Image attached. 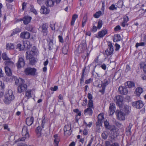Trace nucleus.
<instances>
[{"label": "nucleus", "instance_id": "9d476101", "mask_svg": "<svg viewBox=\"0 0 146 146\" xmlns=\"http://www.w3.org/2000/svg\"><path fill=\"white\" fill-rule=\"evenodd\" d=\"M132 105L134 107L139 109L142 108L144 104L141 101L139 100L132 102Z\"/></svg>", "mask_w": 146, "mask_h": 146}, {"label": "nucleus", "instance_id": "5701e85b", "mask_svg": "<svg viewBox=\"0 0 146 146\" xmlns=\"http://www.w3.org/2000/svg\"><path fill=\"white\" fill-rule=\"evenodd\" d=\"M107 33V31L104 29L100 31H99L98 34V36L100 38H102L104 37Z\"/></svg>", "mask_w": 146, "mask_h": 146}, {"label": "nucleus", "instance_id": "69168bd1", "mask_svg": "<svg viewBox=\"0 0 146 146\" xmlns=\"http://www.w3.org/2000/svg\"><path fill=\"white\" fill-rule=\"evenodd\" d=\"M4 88V84L1 81H0V90H2Z\"/></svg>", "mask_w": 146, "mask_h": 146}, {"label": "nucleus", "instance_id": "4468645a", "mask_svg": "<svg viewBox=\"0 0 146 146\" xmlns=\"http://www.w3.org/2000/svg\"><path fill=\"white\" fill-rule=\"evenodd\" d=\"M35 51H28L26 53V56L27 60H28L31 57H34L35 54Z\"/></svg>", "mask_w": 146, "mask_h": 146}, {"label": "nucleus", "instance_id": "37998d69", "mask_svg": "<svg viewBox=\"0 0 146 146\" xmlns=\"http://www.w3.org/2000/svg\"><path fill=\"white\" fill-rule=\"evenodd\" d=\"M16 48L17 49H19L20 51L23 50H24V47H23V45L22 46L21 44L20 43L18 44L16 46Z\"/></svg>", "mask_w": 146, "mask_h": 146}, {"label": "nucleus", "instance_id": "39448f33", "mask_svg": "<svg viewBox=\"0 0 146 146\" xmlns=\"http://www.w3.org/2000/svg\"><path fill=\"white\" fill-rule=\"evenodd\" d=\"M108 47L105 50L106 54L107 56L112 54L114 51L113 47L111 42H108Z\"/></svg>", "mask_w": 146, "mask_h": 146}, {"label": "nucleus", "instance_id": "ddd939ff", "mask_svg": "<svg viewBox=\"0 0 146 146\" xmlns=\"http://www.w3.org/2000/svg\"><path fill=\"white\" fill-rule=\"evenodd\" d=\"M20 36L21 38L27 39L29 38L30 34L28 32H23L21 33Z\"/></svg>", "mask_w": 146, "mask_h": 146}, {"label": "nucleus", "instance_id": "09e8293b", "mask_svg": "<svg viewBox=\"0 0 146 146\" xmlns=\"http://www.w3.org/2000/svg\"><path fill=\"white\" fill-rule=\"evenodd\" d=\"M48 24L46 23H43L42 26V30L48 29Z\"/></svg>", "mask_w": 146, "mask_h": 146}, {"label": "nucleus", "instance_id": "58836bf2", "mask_svg": "<svg viewBox=\"0 0 146 146\" xmlns=\"http://www.w3.org/2000/svg\"><path fill=\"white\" fill-rule=\"evenodd\" d=\"M53 48V43L52 40H51L49 42L48 46V49L51 50H52Z\"/></svg>", "mask_w": 146, "mask_h": 146}, {"label": "nucleus", "instance_id": "4be33fe9", "mask_svg": "<svg viewBox=\"0 0 146 146\" xmlns=\"http://www.w3.org/2000/svg\"><path fill=\"white\" fill-rule=\"evenodd\" d=\"M54 146H58L59 142L60 141L59 137L57 134L55 135L54 136Z\"/></svg>", "mask_w": 146, "mask_h": 146}, {"label": "nucleus", "instance_id": "bb28decb", "mask_svg": "<svg viewBox=\"0 0 146 146\" xmlns=\"http://www.w3.org/2000/svg\"><path fill=\"white\" fill-rule=\"evenodd\" d=\"M121 39V37L119 34L115 35H114L113 41L115 42H117Z\"/></svg>", "mask_w": 146, "mask_h": 146}, {"label": "nucleus", "instance_id": "393cba45", "mask_svg": "<svg viewBox=\"0 0 146 146\" xmlns=\"http://www.w3.org/2000/svg\"><path fill=\"white\" fill-rule=\"evenodd\" d=\"M4 63L6 66L11 67L13 66L14 65V63L11 58L8 60L5 61Z\"/></svg>", "mask_w": 146, "mask_h": 146}, {"label": "nucleus", "instance_id": "0eeeda50", "mask_svg": "<svg viewBox=\"0 0 146 146\" xmlns=\"http://www.w3.org/2000/svg\"><path fill=\"white\" fill-rule=\"evenodd\" d=\"M25 64L24 58L22 57H19L17 62L16 64V66L19 69L23 67Z\"/></svg>", "mask_w": 146, "mask_h": 146}, {"label": "nucleus", "instance_id": "8fccbe9b", "mask_svg": "<svg viewBox=\"0 0 146 146\" xmlns=\"http://www.w3.org/2000/svg\"><path fill=\"white\" fill-rule=\"evenodd\" d=\"M132 124L131 123H129L128 127L126 128V131L127 132H131L130 130L132 126Z\"/></svg>", "mask_w": 146, "mask_h": 146}, {"label": "nucleus", "instance_id": "c03bdc74", "mask_svg": "<svg viewBox=\"0 0 146 146\" xmlns=\"http://www.w3.org/2000/svg\"><path fill=\"white\" fill-rule=\"evenodd\" d=\"M101 14V11H99L98 12H96L95 14H94L93 16L94 17L97 18L99 17Z\"/></svg>", "mask_w": 146, "mask_h": 146}, {"label": "nucleus", "instance_id": "dca6fc26", "mask_svg": "<svg viewBox=\"0 0 146 146\" xmlns=\"http://www.w3.org/2000/svg\"><path fill=\"white\" fill-rule=\"evenodd\" d=\"M34 118L33 116L27 117L26 119V122L28 126L31 125L33 123Z\"/></svg>", "mask_w": 146, "mask_h": 146}, {"label": "nucleus", "instance_id": "2eb2a0df", "mask_svg": "<svg viewBox=\"0 0 146 146\" xmlns=\"http://www.w3.org/2000/svg\"><path fill=\"white\" fill-rule=\"evenodd\" d=\"M115 104L113 103H110L109 108V111L110 115H111L114 113L115 111Z\"/></svg>", "mask_w": 146, "mask_h": 146}, {"label": "nucleus", "instance_id": "b1692460", "mask_svg": "<svg viewBox=\"0 0 146 146\" xmlns=\"http://www.w3.org/2000/svg\"><path fill=\"white\" fill-rule=\"evenodd\" d=\"M84 112L85 114H88L91 116L93 113V111L91 108H88L84 110Z\"/></svg>", "mask_w": 146, "mask_h": 146}, {"label": "nucleus", "instance_id": "72a5a7b5", "mask_svg": "<svg viewBox=\"0 0 146 146\" xmlns=\"http://www.w3.org/2000/svg\"><path fill=\"white\" fill-rule=\"evenodd\" d=\"M78 17V15L76 14H74L73 15L71 22V26H73L74 25L75 20Z\"/></svg>", "mask_w": 146, "mask_h": 146}, {"label": "nucleus", "instance_id": "ea45409f", "mask_svg": "<svg viewBox=\"0 0 146 146\" xmlns=\"http://www.w3.org/2000/svg\"><path fill=\"white\" fill-rule=\"evenodd\" d=\"M71 125H66L64 128V132H66V131L70 130L71 129Z\"/></svg>", "mask_w": 146, "mask_h": 146}, {"label": "nucleus", "instance_id": "f03ea898", "mask_svg": "<svg viewBox=\"0 0 146 146\" xmlns=\"http://www.w3.org/2000/svg\"><path fill=\"white\" fill-rule=\"evenodd\" d=\"M14 98L12 91L9 90L8 91V93L5 96L3 101L5 104H9L14 99Z\"/></svg>", "mask_w": 146, "mask_h": 146}, {"label": "nucleus", "instance_id": "1a4fd4ad", "mask_svg": "<svg viewBox=\"0 0 146 146\" xmlns=\"http://www.w3.org/2000/svg\"><path fill=\"white\" fill-rule=\"evenodd\" d=\"M121 110L126 115L128 114L130 112L131 108L128 105H123L122 107L121 108Z\"/></svg>", "mask_w": 146, "mask_h": 146}, {"label": "nucleus", "instance_id": "338daca9", "mask_svg": "<svg viewBox=\"0 0 146 146\" xmlns=\"http://www.w3.org/2000/svg\"><path fill=\"white\" fill-rule=\"evenodd\" d=\"M126 25H127V26H128V24L127 23V22L123 21L122 22L121 24V26L124 27H125Z\"/></svg>", "mask_w": 146, "mask_h": 146}, {"label": "nucleus", "instance_id": "49530a36", "mask_svg": "<svg viewBox=\"0 0 146 146\" xmlns=\"http://www.w3.org/2000/svg\"><path fill=\"white\" fill-rule=\"evenodd\" d=\"M30 11L31 12H33L35 15H36L37 14V11L34 8L33 6V5H30Z\"/></svg>", "mask_w": 146, "mask_h": 146}, {"label": "nucleus", "instance_id": "a19ab883", "mask_svg": "<svg viewBox=\"0 0 146 146\" xmlns=\"http://www.w3.org/2000/svg\"><path fill=\"white\" fill-rule=\"evenodd\" d=\"M28 60H29L30 63L32 65H33L36 62L35 58L34 57H31Z\"/></svg>", "mask_w": 146, "mask_h": 146}, {"label": "nucleus", "instance_id": "c85d7f7f", "mask_svg": "<svg viewBox=\"0 0 146 146\" xmlns=\"http://www.w3.org/2000/svg\"><path fill=\"white\" fill-rule=\"evenodd\" d=\"M5 68L6 74L9 76H11L12 75V72L8 66H5Z\"/></svg>", "mask_w": 146, "mask_h": 146}, {"label": "nucleus", "instance_id": "a211bd4d", "mask_svg": "<svg viewBox=\"0 0 146 146\" xmlns=\"http://www.w3.org/2000/svg\"><path fill=\"white\" fill-rule=\"evenodd\" d=\"M32 19L31 17L29 16H25L23 17V23L25 25L29 23Z\"/></svg>", "mask_w": 146, "mask_h": 146}, {"label": "nucleus", "instance_id": "2f4dec72", "mask_svg": "<svg viewBox=\"0 0 146 146\" xmlns=\"http://www.w3.org/2000/svg\"><path fill=\"white\" fill-rule=\"evenodd\" d=\"M21 29L19 28H17L13 30V32L11 35V36H12L14 35L17 34L21 31Z\"/></svg>", "mask_w": 146, "mask_h": 146}, {"label": "nucleus", "instance_id": "473e14b6", "mask_svg": "<svg viewBox=\"0 0 146 146\" xmlns=\"http://www.w3.org/2000/svg\"><path fill=\"white\" fill-rule=\"evenodd\" d=\"M104 125L106 128L109 130L112 129L111 126L110 125L109 122L107 121V120L105 121L104 122Z\"/></svg>", "mask_w": 146, "mask_h": 146}, {"label": "nucleus", "instance_id": "13d9d810", "mask_svg": "<svg viewBox=\"0 0 146 146\" xmlns=\"http://www.w3.org/2000/svg\"><path fill=\"white\" fill-rule=\"evenodd\" d=\"M102 121L98 120L96 122V126H102Z\"/></svg>", "mask_w": 146, "mask_h": 146}, {"label": "nucleus", "instance_id": "6e6d98bb", "mask_svg": "<svg viewBox=\"0 0 146 146\" xmlns=\"http://www.w3.org/2000/svg\"><path fill=\"white\" fill-rule=\"evenodd\" d=\"M145 44L144 42H141L140 43H137L135 45V47L137 48L138 46H143Z\"/></svg>", "mask_w": 146, "mask_h": 146}, {"label": "nucleus", "instance_id": "864d4df0", "mask_svg": "<svg viewBox=\"0 0 146 146\" xmlns=\"http://www.w3.org/2000/svg\"><path fill=\"white\" fill-rule=\"evenodd\" d=\"M88 105L89 108H93V101L92 100H89V101Z\"/></svg>", "mask_w": 146, "mask_h": 146}, {"label": "nucleus", "instance_id": "20e7f679", "mask_svg": "<svg viewBox=\"0 0 146 146\" xmlns=\"http://www.w3.org/2000/svg\"><path fill=\"white\" fill-rule=\"evenodd\" d=\"M115 113L117 119L120 120H124L126 114L121 110H117Z\"/></svg>", "mask_w": 146, "mask_h": 146}, {"label": "nucleus", "instance_id": "774afa93", "mask_svg": "<svg viewBox=\"0 0 146 146\" xmlns=\"http://www.w3.org/2000/svg\"><path fill=\"white\" fill-rule=\"evenodd\" d=\"M87 103V100L86 98L84 99L83 102L82 103V105L83 106H85Z\"/></svg>", "mask_w": 146, "mask_h": 146}, {"label": "nucleus", "instance_id": "f8f14e48", "mask_svg": "<svg viewBox=\"0 0 146 146\" xmlns=\"http://www.w3.org/2000/svg\"><path fill=\"white\" fill-rule=\"evenodd\" d=\"M118 91L119 93L122 95H126L128 93L127 88L125 86H119L118 89Z\"/></svg>", "mask_w": 146, "mask_h": 146}, {"label": "nucleus", "instance_id": "e433bc0d", "mask_svg": "<svg viewBox=\"0 0 146 146\" xmlns=\"http://www.w3.org/2000/svg\"><path fill=\"white\" fill-rule=\"evenodd\" d=\"M7 49V50L13 49L14 46L13 44L11 43H8L6 44Z\"/></svg>", "mask_w": 146, "mask_h": 146}, {"label": "nucleus", "instance_id": "603ef678", "mask_svg": "<svg viewBox=\"0 0 146 146\" xmlns=\"http://www.w3.org/2000/svg\"><path fill=\"white\" fill-rule=\"evenodd\" d=\"M98 120L101 121H102L104 120V116L102 114H99L98 116Z\"/></svg>", "mask_w": 146, "mask_h": 146}, {"label": "nucleus", "instance_id": "7c9ffc66", "mask_svg": "<svg viewBox=\"0 0 146 146\" xmlns=\"http://www.w3.org/2000/svg\"><path fill=\"white\" fill-rule=\"evenodd\" d=\"M25 83L24 80L22 78H19L18 79H17L16 80L15 83L17 85H19L21 84Z\"/></svg>", "mask_w": 146, "mask_h": 146}, {"label": "nucleus", "instance_id": "a878e982", "mask_svg": "<svg viewBox=\"0 0 146 146\" xmlns=\"http://www.w3.org/2000/svg\"><path fill=\"white\" fill-rule=\"evenodd\" d=\"M31 46V44H30V42L29 41L27 40L23 42V46L24 48H25L29 49Z\"/></svg>", "mask_w": 146, "mask_h": 146}, {"label": "nucleus", "instance_id": "e2e57ef3", "mask_svg": "<svg viewBox=\"0 0 146 146\" xmlns=\"http://www.w3.org/2000/svg\"><path fill=\"white\" fill-rule=\"evenodd\" d=\"M42 32L44 36L46 35L48 33V29L42 30Z\"/></svg>", "mask_w": 146, "mask_h": 146}, {"label": "nucleus", "instance_id": "7ed1b4c3", "mask_svg": "<svg viewBox=\"0 0 146 146\" xmlns=\"http://www.w3.org/2000/svg\"><path fill=\"white\" fill-rule=\"evenodd\" d=\"M114 100L117 106L119 108L122 107L123 100V96L120 95L117 96L115 97Z\"/></svg>", "mask_w": 146, "mask_h": 146}, {"label": "nucleus", "instance_id": "052dcab7", "mask_svg": "<svg viewBox=\"0 0 146 146\" xmlns=\"http://www.w3.org/2000/svg\"><path fill=\"white\" fill-rule=\"evenodd\" d=\"M71 129L66 131V132H64V135L66 136H69L71 134Z\"/></svg>", "mask_w": 146, "mask_h": 146}, {"label": "nucleus", "instance_id": "4d7b16f0", "mask_svg": "<svg viewBox=\"0 0 146 146\" xmlns=\"http://www.w3.org/2000/svg\"><path fill=\"white\" fill-rule=\"evenodd\" d=\"M109 83V82L107 80L105 79L104 81V83H102L101 85L103 86H105L106 87V86L108 85Z\"/></svg>", "mask_w": 146, "mask_h": 146}, {"label": "nucleus", "instance_id": "3c124183", "mask_svg": "<svg viewBox=\"0 0 146 146\" xmlns=\"http://www.w3.org/2000/svg\"><path fill=\"white\" fill-rule=\"evenodd\" d=\"M102 136L103 139H106L108 137L107 132H103L102 134Z\"/></svg>", "mask_w": 146, "mask_h": 146}, {"label": "nucleus", "instance_id": "79ce46f5", "mask_svg": "<svg viewBox=\"0 0 146 146\" xmlns=\"http://www.w3.org/2000/svg\"><path fill=\"white\" fill-rule=\"evenodd\" d=\"M113 135H112L111 137V139L113 141H116L117 139V133L115 132L113 133Z\"/></svg>", "mask_w": 146, "mask_h": 146}, {"label": "nucleus", "instance_id": "4c0bfd02", "mask_svg": "<svg viewBox=\"0 0 146 146\" xmlns=\"http://www.w3.org/2000/svg\"><path fill=\"white\" fill-rule=\"evenodd\" d=\"M127 86L129 88H133L135 86L134 82H132L129 81H127Z\"/></svg>", "mask_w": 146, "mask_h": 146}, {"label": "nucleus", "instance_id": "f3484780", "mask_svg": "<svg viewBox=\"0 0 146 146\" xmlns=\"http://www.w3.org/2000/svg\"><path fill=\"white\" fill-rule=\"evenodd\" d=\"M86 68V67L85 66L82 69V75L81 78L80 79V84H82L84 82V79L85 75L86 74H85V72Z\"/></svg>", "mask_w": 146, "mask_h": 146}, {"label": "nucleus", "instance_id": "412c9836", "mask_svg": "<svg viewBox=\"0 0 146 146\" xmlns=\"http://www.w3.org/2000/svg\"><path fill=\"white\" fill-rule=\"evenodd\" d=\"M54 1L53 0H46L45 4L46 6L48 7H52L53 6Z\"/></svg>", "mask_w": 146, "mask_h": 146}, {"label": "nucleus", "instance_id": "a18cd8bd", "mask_svg": "<svg viewBox=\"0 0 146 146\" xmlns=\"http://www.w3.org/2000/svg\"><path fill=\"white\" fill-rule=\"evenodd\" d=\"M26 29L27 31L33 32V27L32 25H28L26 27Z\"/></svg>", "mask_w": 146, "mask_h": 146}, {"label": "nucleus", "instance_id": "5fc2aeb1", "mask_svg": "<svg viewBox=\"0 0 146 146\" xmlns=\"http://www.w3.org/2000/svg\"><path fill=\"white\" fill-rule=\"evenodd\" d=\"M109 9L110 10H117V8L115 7L114 5L112 4L109 7Z\"/></svg>", "mask_w": 146, "mask_h": 146}, {"label": "nucleus", "instance_id": "c756f323", "mask_svg": "<svg viewBox=\"0 0 146 146\" xmlns=\"http://www.w3.org/2000/svg\"><path fill=\"white\" fill-rule=\"evenodd\" d=\"M42 129L40 127L38 126L36 129V132L37 136L38 137H40L41 135Z\"/></svg>", "mask_w": 146, "mask_h": 146}, {"label": "nucleus", "instance_id": "aec40b11", "mask_svg": "<svg viewBox=\"0 0 146 146\" xmlns=\"http://www.w3.org/2000/svg\"><path fill=\"white\" fill-rule=\"evenodd\" d=\"M79 48L81 52H82L86 48V44L85 41H83L79 46Z\"/></svg>", "mask_w": 146, "mask_h": 146}, {"label": "nucleus", "instance_id": "cd10ccee", "mask_svg": "<svg viewBox=\"0 0 146 146\" xmlns=\"http://www.w3.org/2000/svg\"><path fill=\"white\" fill-rule=\"evenodd\" d=\"M143 92V89L141 88H137L135 92V94L137 96H139Z\"/></svg>", "mask_w": 146, "mask_h": 146}, {"label": "nucleus", "instance_id": "9b49d317", "mask_svg": "<svg viewBox=\"0 0 146 146\" xmlns=\"http://www.w3.org/2000/svg\"><path fill=\"white\" fill-rule=\"evenodd\" d=\"M27 86L26 84L22 83L19 85L18 87L17 90L18 92L19 93L26 91L27 89Z\"/></svg>", "mask_w": 146, "mask_h": 146}, {"label": "nucleus", "instance_id": "680f3d73", "mask_svg": "<svg viewBox=\"0 0 146 146\" xmlns=\"http://www.w3.org/2000/svg\"><path fill=\"white\" fill-rule=\"evenodd\" d=\"M101 86L102 89L100 90V92H101L102 93H104L105 91L106 86H105L102 85H101Z\"/></svg>", "mask_w": 146, "mask_h": 146}, {"label": "nucleus", "instance_id": "c9c22d12", "mask_svg": "<svg viewBox=\"0 0 146 146\" xmlns=\"http://www.w3.org/2000/svg\"><path fill=\"white\" fill-rule=\"evenodd\" d=\"M2 57L3 59L6 61L10 59L8 56L7 54L5 52H4L2 53Z\"/></svg>", "mask_w": 146, "mask_h": 146}, {"label": "nucleus", "instance_id": "bf43d9fd", "mask_svg": "<svg viewBox=\"0 0 146 146\" xmlns=\"http://www.w3.org/2000/svg\"><path fill=\"white\" fill-rule=\"evenodd\" d=\"M115 50L116 51H118L119 50L120 47V45L119 44H118L117 43L115 44Z\"/></svg>", "mask_w": 146, "mask_h": 146}, {"label": "nucleus", "instance_id": "6e6552de", "mask_svg": "<svg viewBox=\"0 0 146 146\" xmlns=\"http://www.w3.org/2000/svg\"><path fill=\"white\" fill-rule=\"evenodd\" d=\"M36 71V69L34 68H28L25 69V72L26 75L34 76L35 75Z\"/></svg>", "mask_w": 146, "mask_h": 146}, {"label": "nucleus", "instance_id": "423d86ee", "mask_svg": "<svg viewBox=\"0 0 146 146\" xmlns=\"http://www.w3.org/2000/svg\"><path fill=\"white\" fill-rule=\"evenodd\" d=\"M140 68L142 69L144 72V74H142L141 77L143 80L146 79V63L145 62H141L140 64Z\"/></svg>", "mask_w": 146, "mask_h": 146}, {"label": "nucleus", "instance_id": "0e129e2a", "mask_svg": "<svg viewBox=\"0 0 146 146\" xmlns=\"http://www.w3.org/2000/svg\"><path fill=\"white\" fill-rule=\"evenodd\" d=\"M97 27L95 26V25H94L91 31L93 33L97 31Z\"/></svg>", "mask_w": 146, "mask_h": 146}, {"label": "nucleus", "instance_id": "6ab92c4d", "mask_svg": "<svg viewBox=\"0 0 146 146\" xmlns=\"http://www.w3.org/2000/svg\"><path fill=\"white\" fill-rule=\"evenodd\" d=\"M40 12L41 14H48L49 13L50 10L46 8L44 6H43L41 7L40 10Z\"/></svg>", "mask_w": 146, "mask_h": 146}, {"label": "nucleus", "instance_id": "f704fd0d", "mask_svg": "<svg viewBox=\"0 0 146 146\" xmlns=\"http://www.w3.org/2000/svg\"><path fill=\"white\" fill-rule=\"evenodd\" d=\"M31 92L32 90H29L26 92L25 96L27 99L30 98L31 97Z\"/></svg>", "mask_w": 146, "mask_h": 146}, {"label": "nucleus", "instance_id": "de8ad7c7", "mask_svg": "<svg viewBox=\"0 0 146 146\" xmlns=\"http://www.w3.org/2000/svg\"><path fill=\"white\" fill-rule=\"evenodd\" d=\"M102 21L101 20L99 21L98 23L97 28L98 29H100L102 27Z\"/></svg>", "mask_w": 146, "mask_h": 146}, {"label": "nucleus", "instance_id": "f257e3e1", "mask_svg": "<svg viewBox=\"0 0 146 146\" xmlns=\"http://www.w3.org/2000/svg\"><path fill=\"white\" fill-rule=\"evenodd\" d=\"M21 134L23 137L19 138L15 142L24 141L26 139L29 137V134L27 126H23L22 128Z\"/></svg>", "mask_w": 146, "mask_h": 146}]
</instances>
